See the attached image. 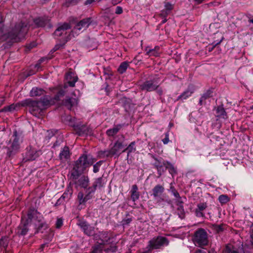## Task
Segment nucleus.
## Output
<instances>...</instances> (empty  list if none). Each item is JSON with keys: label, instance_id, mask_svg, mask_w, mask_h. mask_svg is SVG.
I'll use <instances>...</instances> for the list:
<instances>
[{"label": "nucleus", "instance_id": "obj_30", "mask_svg": "<svg viewBox=\"0 0 253 253\" xmlns=\"http://www.w3.org/2000/svg\"><path fill=\"white\" fill-rule=\"evenodd\" d=\"M72 194L73 190L72 188L68 187L61 197L65 201H68L72 197Z\"/></svg>", "mask_w": 253, "mask_h": 253}, {"label": "nucleus", "instance_id": "obj_46", "mask_svg": "<svg viewBox=\"0 0 253 253\" xmlns=\"http://www.w3.org/2000/svg\"><path fill=\"white\" fill-rule=\"evenodd\" d=\"M107 235V234L106 233H105V232L101 233L100 234V236H101V238H103L104 236H105L104 238L101 239V240H102L103 243H104L105 242H107L109 240V239H110L109 237H107L106 236Z\"/></svg>", "mask_w": 253, "mask_h": 253}, {"label": "nucleus", "instance_id": "obj_45", "mask_svg": "<svg viewBox=\"0 0 253 253\" xmlns=\"http://www.w3.org/2000/svg\"><path fill=\"white\" fill-rule=\"evenodd\" d=\"M165 7L166 10V14H168V13L173 8V6L171 4L168 2L165 4Z\"/></svg>", "mask_w": 253, "mask_h": 253}, {"label": "nucleus", "instance_id": "obj_38", "mask_svg": "<svg viewBox=\"0 0 253 253\" xmlns=\"http://www.w3.org/2000/svg\"><path fill=\"white\" fill-rule=\"evenodd\" d=\"M128 67V63L127 62H123L119 66L118 71L120 74H123L126 72Z\"/></svg>", "mask_w": 253, "mask_h": 253}, {"label": "nucleus", "instance_id": "obj_33", "mask_svg": "<svg viewBox=\"0 0 253 253\" xmlns=\"http://www.w3.org/2000/svg\"><path fill=\"white\" fill-rule=\"evenodd\" d=\"M19 106L16 104H12L9 106L4 107L0 112H13L16 110Z\"/></svg>", "mask_w": 253, "mask_h": 253}, {"label": "nucleus", "instance_id": "obj_31", "mask_svg": "<svg viewBox=\"0 0 253 253\" xmlns=\"http://www.w3.org/2000/svg\"><path fill=\"white\" fill-rule=\"evenodd\" d=\"M182 201L178 200L177 202V205L178 206L177 212L179 215V217L183 218L184 214V210L182 205Z\"/></svg>", "mask_w": 253, "mask_h": 253}, {"label": "nucleus", "instance_id": "obj_41", "mask_svg": "<svg viewBox=\"0 0 253 253\" xmlns=\"http://www.w3.org/2000/svg\"><path fill=\"white\" fill-rule=\"evenodd\" d=\"M218 200L221 204H226L230 200V198L226 195H221L219 196Z\"/></svg>", "mask_w": 253, "mask_h": 253}, {"label": "nucleus", "instance_id": "obj_6", "mask_svg": "<svg viewBox=\"0 0 253 253\" xmlns=\"http://www.w3.org/2000/svg\"><path fill=\"white\" fill-rule=\"evenodd\" d=\"M94 162L95 160L90 156L83 155L76 161L75 167L78 170H84L86 168L92 165Z\"/></svg>", "mask_w": 253, "mask_h": 253}, {"label": "nucleus", "instance_id": "obj_61", "mask_svg": "<svg viewBox=\"0 0 253 253\" xmlns=\"http://www.w3.org/2000/svg\"><path fill=\"white\" fill-rule=\"evenodd\" d=\"M204 0H195V1L197 2V3H202Z\"/></svg>", "mask_w": 253, "mask_h": 253}, {"label": "nucleus", "instance_id": "obj_47", "mask_svg": "<svg viewBox=\"0 0 253 253\" xmlns=\"http://www.w3.org/2000/svg\"><path fill=\"white\" fill-rule=\"evenodd\" d=\"M171 192L173 196L176 198H177V202L178 201V200L181 201V198L178 192L176 190H175V189H172Z\"/></svg>", "mask_w": 253, "mask_h": 253}, {"label": "nucleus", "instance_id": "obj_53", "mask_svg": "<svg viewBox=\"0 0 253 253\" xmlns=\"http://www.w3.org/2000/svg\"><path fill=\"white\" fill-rule=\"evenodd\" d=\"M122 0H112V3L113 5H116L121 2Z\"/></svg>", "mask_w": 253, "mask_h": 253}, {"label": "nucleus", "instance_id": "obj_28", "mask_svg": "<svg viewBox=\"0 0 253 253\" xmlns=\"http://www.w3.org/2000/svg\"><path fill=\"white\" fill-rule=\"evenodd\" d=\"M216 116L218 118L227 119L226 113L222 106H218L216 110Z\"/></svg>", "mask_w": 253, "mask_h": 253}, {"label": "nucleus", "instance_id": "obj_52", "mask_svg": "<svg viewBox=\"0 0 253 253\" xmlns=\"http://www.w3.org/2000/svg\"><path fill=\"white\" fill-rule=\"evenodd\" d=\"M123 12V9L121 6H117L116 7L115 13L117 14H120Z\"/></svg>", "mask_w": 253, "mask_h": 253}, {"label": "nucleus", "instance_id": "obj_43", "mask_svg": "<svg viewBox=\"0 0 253 253\" xmlns=\"http://www.w3.org/2000/svg\"><path fill=\"white\" fill-rule=\"evenodd\" d=\"M102 163V161H100L96 163L95 165L93 166V172L96 173L97 172L99 171V168Z\"/></svg>", "mask_w": 253, "mask_h": 253}, {"label": "nucleus", "instance_id": "obj_7", "mask_svg": "<svg viewBox=\"0 0 253 253\" xmlns=\"http://www.w3.org/2000/svg\"><path fill=\"white\" fill-rule=\"evenodd\" d=\"M169 241L164 237L159 236L154 238L149 242L148 246L150 249H159L161 246L168 245Z\"/></svg>", "mask_w": 253, "mask_h": 253}, {"label": "nucleus", "instance_id": "obj_32", "mask_svg": "<svg viewBox=\"0 0 253 253\" xmlns=\"http://www.w3.org/2000/svg\"><path fill=\"white\" fill-rule=\"evenodd\" d=\"M164 167H165L166 169H169V172L171 175L176 173V169L174 168L173 165L169 162L167 161L164 164Z\"/></svg>", "mask_w": 253, "mask_h": 253}, {"label": "nucleus", "instance_id": "obj_19", "mask_svg": "<svg viewBox=\"0 0 253 253\" xmlns=\"http://www.w3.org/2000/svg\"><path fill=\"white\" fill-rule=\"evenodd\" d=\"M158 85L152 81H146L141 85L140 87L142 90L147 91H152L156 89Z\"/></svg>", "mask_w": 253, "mask_h": 253}, {"label": "nucleus", "instance_id": "obj_63", "mask_svg": "<svg viewBox=\"0 0 253 253\" xmlns=\"http://www.w3.org/2000/svg\"><path fill=\"white\" fill-rule=\"evenodd\" d=\"M105 252H109L110 251V249H107L106 250H105Z\"/></svg>", "mask_w": 253, "mask_h": 253}, {"label": "nucleus", "instance_id": "obj_15", "mask_svg": "<svg viewBox=\"0 0 253 253\" xmlns=\"http://www.w3.org/2000/svg\"><path fill=\"white\" fill-rule=\"evenodd\" d=\"M34 23L38 27H43L47 26L49 28L51 27L49 23V19L46 17L36 18L34 20Z\"/></svg>", "mask_w": 253, "mask_h": 253}, {"label": "nucleus", "instance_id": "obj_9", "mask_svg": "<svg viewBox=\"0 0 253 253\" xmlns=\"http://www.w3.org/2000/svg\"><path fill=\"white\" fill-rule=\"evenodd\" d=\"M23 105L28 106L29 111L31 114L34 115L35 112L41 111L39 101L32 100L31 99H27L24 101Z\"/></svg>", "mask_w": 253, "mask_h": 253}, {"label": "nucleus", "instance_id": "obj_2", "mask_svg": "<svg viewBox=\"0 0 253 253\" xmlns=\"http://www.w3.org/2000/svg\"><path fill=\"white\" fill-rule=\"evenodd\" d=\"M22 139L18 135L16 131H14L13 134L9 140V146L7 147V155L10 157L17 153L20 148V144Z\"/></svg>", "mask_w": 253, "mask_h": 253}, {"label": "nucleus", "instance_id": "obj_11", "mask_svg": "<svg viewBox=\"0 0 253 253\" xmlns=\"http://www.w3.org/2000/svg\"><path fill=\"white\" fill-rule=\"evenodd\" d=\"M40 153V152L37 151L35 149L31 147H28L23 160L25 161L34 160L39 157Z\"/></svg>", "mask_w": 253, "mask_h": 253}, {"label": "nucleus", "instance_id": "obj_50", "mask_svg": "<svg viewBox=\"0 0 253 253\" xmlns=\"http://www.w3.org/2000/svg\"><path fill=\"white\" fill-rule=\"evenodd\" d=\"M169 133L167 132L165 134V138L162 140V141L164 144H167L169 142Z\"/></svg>", "mask_w": 253, "mask_h": 253}, {"label": "nucleus", "instance_id": "obj_18", "mask_svg": "<svg viewBox=\"0 0 253 253\" xmlns=\"http://www.w3.org/2000/svg\"><path fill=\"white\" fill-rule=\"evenodd\" d=\"M208 207L207 203H200L197 204V208L195 210V214L198 217H203L205 216L203 211Z\"/></svg>", "mask_w": 253, "mask_h": 253}, {"label": "nucleus", "instance_id": "obj_44", "mask_svg": "<svg viewBox=\"0 0 253 253\" xmlns=\"http://www.w3.org/2000/svg\"><path fill=\"white\" fill-rule=\"evenodd\" d=\"M211 96V92L210 90L207 91L206 92L204 93L201 97L202 99H204L205 101L210 98Z\"/></svg>", "mask_w": 253, "mask_h": 253}, {"label": "nucleus", "instance_id": "obj_51", "mask_svg": "<svg viewBox=\"0 0 253 253\" xmlns=\"http://www.w3.org/2000/svg\"><path fill=\"white\" fill-rule=\"evenodd\" d=\"M65 201L62 199L61 197H60L56 202V204H55V206H57L58 205H60L62 204H63Z\"/></svg>", "mask_w": 253, "mask_h": 253}, {"label": "nucleus", "instance_id": "obj_48", "mask_svg": "<svg viewBox=\"0 0 253 253\" xmlns=\"http://www.w3.org/2000/svg\"><path fill=\"white\" fill-rule=\"evenodd\" d=\"M63 225V220L61 218H58L56 222V227L57 228H59Z\"/></svg>", "mask_w": 253, "mask_h": 253}, {"label": "nucleus", "instance_id": "obj_25", "mask_svg": "<svg viewBox=\"0 0 253 253\" xmlns=\"http://www.w3.org/2000/svg\"><path fill=\"white\" fill-rule=\"evenodd\" d=\"M70 157L69 149L68 147H64L59 154L60 160L64 161L69 159Z\"/></svg>", "mask_w": 253, "mask_h": 253}, {"label": "nucleus", "instance_id": "obj_36", "mask_svg": "<svg viewBox=\"0 0 253 253\" xmlns=\"http://www.w3.org/2000/svg\"><path fill=\"white\" fill-rule=\"evenodd\" d=\"M135 142H132L128 146V147L124 149L123 152H125L126 151H127V157H129V154L132 153L136 151V148L135 147Z\"/></svg>", "mask_w": 253, "mask_h": 253}, {"label": "nucleus", "instance_id": "obj_3", "mask_svg": "<svg viewBox=\"0 0 253 253\" xmlns=\"http://www.w3.org/2000/svg\"><path fill=\"white\" fill-rule=\"evenodd\" d=\"M27 215L28 218H22L21 222L17 229L16 233L19 235H25L29 230V227L31 226L33 223L36 224L34 220L32 219V214L29 212Z\"/></svg>", "mask_w": 253, "mask_h": 253}, {"label": "nucleus", "instance_id": "obj_54", "mask_svg": "<svg viewBox=\"0 0 253 253\" xmlns=\"http://www.w3.org/2000/svg\"><path fill=\"white\" fill-rule=\"evenodd\" d=\"M94 1V0H86L84 2V4L85 5L90 4Z\"/></svg>", "mask_w": 253, "mask_h": 253}, {"label": "nucleus", "instance_id": "obj_22", "mask_svg": "<svg viewBox=\"0 0 253 253\" xmlns=\"http://www.w3.org/2000/svg\"><path fill=\"white\" fill-rule=\"evenodd\" d=\"M165 190L164 187L161 185H156L152 189L153 194L154 198H158L162 196L163 193Z\"/></svg>", "mask_w": 253, "mask_h": 253}, {"label": "nucleus", "instance_id": "obj_4", "mask_svg": "<svg viewBox=\"0 0 253 253\" xmlns=\"http://www.w3.org/2000/svg\"><path fill=\"white\" fill-rule=\"evenodd\" d=\"M193 242L196 246L199 247L207 245L208 239V235L206 231L202 228L197 230L194 233Z\"/></svg>", "mask_w": 253, "mask_h": 253}, {"label": "nucleus", "instance_id": "obj_40", "mask_svg": "<svg viewBox=\"0 0 253 253\" xmlns=\"http://www.w3.org/2000/svg\"><path fill=\"white\" fill-rule=\"evenodd\" d=\"M159 48L155 47L154 49H149L147 50V54L149 56H158L159 55V52H158Z\"/></svg>", "mask_w": 253, "mask_h": 253}, {"label": "nucleus", "instance_id": "obj_23", "mask_svg": "<svg viewBox=\"0 0 253 253\" xmlns=\"http://www.w3.org/2000/svg\"><path fill=\"white\" fill-rule=\"evenodd\" d=\"M76 130L79 135L84 134L91 135L92 134L91 129L86 126H82L81 127H77Z\"/></svg>", "mask_w": 253, "mask_h": 253}, {"label": "nucleus", "instance_id": "obj_56", "mask_svg": "<svg viewBox=\"0 0 253 253\" xmlns=\"http://www.w3.org/2000/svg\"><path fill=\"white\" fill-rule=\"evenodd\" d=\"M195 253H206L204 251L199 249V250H197Z\"/></svg>", "mask_w": 253, "mask_h": 253}, {"label": "nucleus", "instance_id": "obj_27", "mask_svg": "<svg viewBox=\"0 0 253 253\" xmlns=\"http://www.w3.org/2000/svg\"><path fill=\"white\" fill-rule=\"evenodd\" d=\"M131 193V198L133 201L135 202L139 199L140 195L136 185H132Z\"/></svg>", "mask_w": 253, "mask_h": 253}, {"label": "nucleus", "instance_id": "obj_17", "mask_svg": "<svg viewBox=\"0 0 253 253\" xmlns=\"http://www.w3.org/2000/svg\"><path fill=\"white\" fill-rule=\"evenodd\" d=\"M153 158L155 161L153 165L157 169L159 176H161L165 171L163 169V167H164V164L167 161L163 160L162 159H158L154 157H153Z\"/></svg>", "mask_w": 253, "mask_h": 253}, {"label": "nucleus", "instance_id": "obj_60", "mask_svg": "<svg viewBox=\"0 0 253 253\" xmlns=\"http://www.w3.org/2000/svg\"><path fill=\"white\" fill-rule=\"evenodd\" d=\"M227 253H238L237 251H232L230 250V251H227Z\"/></svg>", "mask_w": 253, "mask_h": 253}, {"label": "nucleus", "instance_id": "obj_12", "mask_svg": "<svg viewBox=\"0 0 253 253\" xmlns=\"http://www.w3.org/2000/svg\"><path fill=\"white\" fill-rule=\"evenodd\" d=\"M91 23V20L90 18L84 19L76 24L74 31H83L88 27Z\"/></svg>", "mask_w": 253, "mask_h": 253}, {"label": "nucleus", "instance_id": "obj_64", "mask_svg": "<svg viewBox=\"0 0 253 253\" xmlns=\"http://www.w3.org/2000/svg\"><path fill=\"white\" fill-rule=\"evenodd\" d=\"M166 21H167V20H166V19H164V20L163 21V22H163V23H165V22H166Z\"/></svg>", "mask_w": 253, "mask_h": 253}, {"label": "nucleus", "instance_id": "obj_14", "mask_svg": "<svg viewBox=\"0 0 253 253\" xmlns=\"http://www.w3.org/2000/svg\"><path fill=\"white\" fill-rule=\"evenodd\" d=\"M78 225L85 234L90 236L94 234V228L90 226L86 221H81Z\"/></svg>", "mask_w": 253, "mask_h": 253}, {"label": "nucleus", "instance_id": "obj_29", "mask_svg": "<svg viewBox=\"0 0 253 253\" xmlns=\"http://www.w3.org/2000/svg\"><path fill=\"white\" fill-rule=\"evenodd\" d=\"M89 179L88 177L85 176H82L78 181L79 186L81 187L86 188L88 185Z\"/></svg>", "mask_w": 253, "mask_h": 253}, {"label": "nucleus", "instance_id": "obj_5", "mask_svg": "<svg viewBox=\"0 0 253 253\" xmlns=\"http://www.w3.org/2000/svg\"><path fill=\"white\" fill-rule=\"evenodd\" d=\"M94 193V189L90 187L86 190L85 194L82 192H79L77 196L79 207H81V208L84 207L86 203L93 197Z\"/></svg>", "mask_w": 253, "mask_h": 253}, {"label": "nucleus", "instance_id": "obj_59", "mask_svg": "<svg viewBox=\"0 0 253 253\" xmlns=\"http://www.w3.org/2000/svg\"><path fill=\"white\" fill-rule=\"evenodd\" d=\"M35 46V44L34 43H32V44H30V45H29V48H33V47H34Z\"/></svg>", "mask_w": 253, "mask_h": 253}, {"label": "nucleus", "instance_id": "obj_8", "mask_svg": "<svg viewBox=\"0 0 253 253\" xmlns=\"http://www.w3.org/2000/svg\"><path fill=\"white\" fill-rule=\"evenodd\" d=\"M68 88L67 84H64L63 86H58L51 89V90L56 94L53 99L55 101L60 100L68 92Z\"/></svg>", "mask_w": 253, "mask_h": 253}, {"label": "nucleus", "instance_id": "obj_13", "mask_svg": "<svg viewBox=\"0 0 253 253\" xmlns=\"http://www.w3.org/2000/svg\"><path fill=\"white\" fill-rule=\"evenodd\" d=\"M71 27L68 23H63L59 25L54 32V36L56 37L63 36L67 34V30L70 29Z\"/></svg>", "mask_w": 253, "mask_h": 253}, {"label": "nucleus", "instance_id": "obj_57", "mask_svg": "<svg viewBox=\"0 0 253 253\" xmlns=\"http://www.w3.org/2000/svg\"><path fill=\"white\" fill-rule=\"evenodd\" d=\"M131 221V219L130 218H128L124 221L125 223L126 224L129 223Z\"/></svg>", "mask_w": 253, "mask_h": 253}, {"label": "nucleus", "instance_id": "obj_34", "mask_svg": "<svg viewBox=\"0 0 253 253\" xmlns=\"http://www.w3.org/2000/svg\"><path fill=\"white\" fill-rule=\"evenodd\" d=\"M121 127V125H118L112 128H110L107 130L106 133L109 136H113L115 135Z\"/></svg>", "mask_w": 253, "mask_h": 253}, {"label": "nucleus", "instance_id": "obj_26", "mask_svg": "<svg viewBox=\"0 0 253 253\" xmlns=\"http://www.w3.org/2000/svg\"><path fill=\"white\" fill-rule=\"evenodd\" d=\"M104 184L105 183L102 177H99L95 180L92 186L90 187L93 188L94 190L95 191L97 189H100L104 187Z\"/></svg>", "mask_w": 253, "mask_h": 253}, {"label": "nucleus", "instance_id": "obj_20", "mask_svg": "<svg viewBox=\"0 0 253 253\" xmlns=\"http://www.w3.org/2000/svg\"><path fill=\"white\" fill-rule=\"evenodd\" d=\"M124 148V145L123 143L121 142L117 141L114 145V146L111 148V150L112 153L114 156H119L121 154V152L123 150L122 149Z\"/></svg>", "mask_w": 253, "mask_h": 253}, {"label": "nucleus", "instance_id": "obj_21", "mask_svg": "<svg viewBox=\"0 0 253 253\" xmlns=\"http://www.w3.org/2000/svg\"><path fill=\"white\" fill-rule=\"evenodd\" d=\"M194 93V90L192 88L188 87L186 90L183 91L180 95H179L176 99L177 101L180 100L183 101L190 97Z\"/></svg>", "mask_w": 253, "mask_h": 253}, {"label": "nucleus", "instance_id": "obj_16", "mask_svg": "<svg viewBox=\"0 0 253 253\" xmlns=\"http://www.w3.org/2000/svg\"><path fill=\"white\" fill-rule=\"evenodd\" d=\"M66 80L67 82L64 84H67L68 86L74 87L75 83L78 81V77L73 72H69L66 75Z\"/></svg>", "mask_w": 253, "mask_h": 253}, {"label": "nucleus", "instance_id": "obj_42", "mask_svg": "<svg viewBox=\"0 0 253 253\" xmlns=\"http://www.w3.org/2000/svg\"><path fill=\"white\" fill-rule=\"evenodd\" d=\"M8 245V239L6 237H2L0 240V246L5 248Z\"/></svg>", "mask_w": 253, "mask_h": 253}, {"label": "nucleus", "instance_id": "obj_24", "mask_svg": "<svg viewBox=\"0 0 253 253\" xmlns=\"http://www.w3.org/2000/svg\"><path fill=\"white\" fill-rule=\"evenodd\" d=\"M45 91L41 88L37 87H33L30 91V96L31 97L40 96L44 95Z\"/></svg>", "mask_w": 253, "mask_h": 253}, {"label": "nucleus", "instance_id": "obj_35", "mask_svg": "<svg viewBox=\"0 0 253 253\" xmlns=\"http://www.w3.org/2000/svg\"><path fill=\"white\" fill-rule=\"evenodd\" d=\"M103 245L102 244L95 245L92 248L91 253H102Z\"/></svg>", "mask_w": 253, "mask_h": 253}, {"label": "nucleus", "instance_id": "obj_10", "mask_svg": "<svg viewBox=\"0 0 253 253\" xmlns=\"http://www.w3.org/2000/svg\"><path fill=\"white\" fill-rule=\"evenodd\" d=\"M78 103V100L74 92L72 93V96H67L66 98L62 101V104L70 110L77 106Z\"/></svg>", "mask_w": 253, "mask_h": 253}, {"label": "nucleus", "instance_id": "obj_62", "mask_svg": "<svg viewBox=\"0 0 253 253\" xmlns=\"http://www.w3.org/2000/svg\"><path fill=\"white\" fill-rule=\"evenodd\" d=\"M249 22L253 24V18L252 19H249Z\"/></svg>", "mask_w": 253, "mask_h": 253}, {"label": "nucleus", "instance_id": "obj_1", "mask_svg": "<svg viewBox=\"0 0 253 253\" xmlns=\"http://www.w3.org/2000/svg\"><path fill=\"white\" fill-rule=\"evenodd\" d=\"M27 31V24L21 21L16 23L14 27L8 32L7 38L13 42H17L24 38Z\"/></svg>", "mask_w": 253, "mask_h": 253}, {"label": "nucleus", "instance_id": "obj_55", "mask_svg": "<svg viewBox=\"0 0 253 253\" xmlns=\"http://www.w3.org/2000/svg\"><path fill=\"white\" fill-rule=\"evenodd\" d=\"M205 103V101L204 99H202V98L201 97V98L199 100V104L200 105H203Z\"/></svg>", "mask_w": 253, "mask_h": 253}, {"label": "nucleus", "instance_id": "obj_49", "mask_svg": "<svg viewBox=\"0 0 253 253\" xmlns=\"http://www.w3.org/2000/svg\"><path fill=\"white\" fill-rule=\"evenodd\" d=\"M154 199L156 201L157 203L159 205H161V203L164 201V198L162 197V196H160L158 198H154Z\"/></svg>", "mask_w": 253, "mask_h": 253}, {"label": "nucleus", "instance_id": "obj_37", "mask_svg": "<svg viewBox=\"0 0 253 253\" xmlns=\"http://www.w3.org/2000/svg\"><path fill=\"white\" fill-rule=\"evenodd\" d=\"M111 149L101 151L99 152V155L101 158H106L113 156Z\"/></svg>", "mask_w": 253, "mask_h": 253}, {"label": "nucleus", "instance_id": "obj_39", "mask_svg": "<svg viewBox=\"0 0 253 253\" xmlns=\"http://www.w3.org/2000/svg\"><path fill=\"white\" fill-rule=\"evenodd\" d=\"M39 104L40 106H42L40 107L41 111L43 109H44L48 104H49V101L46 98H43L41 99V100L39 101Z\"/></svg>", "mask_w": 253, "mask_h": 253}, {"label": "nucleus", "instance_id": "obj_58", "mask_svg": "<svg viewBox=\"0 0 253 253\" xmlns=\"http://www.w3.org/2000/svg\"><path fill=\"white\" fill-rule=\"evenodd\" d=\"M2 18L1 16L0 15V27H1L2 26Z\"/></svg>", "mask_w": 253, "mask_h": 253}]
</instances>
